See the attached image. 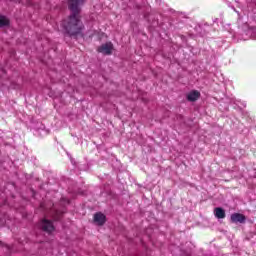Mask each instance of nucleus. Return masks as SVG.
I'll list each match as a JSON object with an SVG mask.
<instances>
[{"mask_svg":"<svg viewBox=\"0 0 256 256\" xmlns=\"http://www.w3.org/2000/svg\"><path fill=\"white\" fill-rule=\"evenodd\" d=\"M94 221L97 225H105L106 217L103 213L99 212L94 215Z\"/></svg>","mask_w":256,"mask_h":256,"instance_id":"6","label":"nucleus"},{"mask_svg":"<svg viewBox=\"0 0 256 256\" xmlns=\"http://www.w3.org/2000/svg\"><path fill=\"white\" fill-rule=\"evenodd\" d=\"M214 215L216 219H225V210L221 207L214 209Z\"/></svg>","mask_w":256,"mask_h":256,"instance_id":"8","label":"nucleus"},{"mask_svg":"<svg viewBox=\"0 0 256 256\" xmlns=\"http://www.w3.org/2000/svg\"><path fill=\"white\" fill-rule=\"evenodd\" d=\"M247 218L241 213H233L230 216L231 223H245Z\"/></svg>","mask_w":256,"mask_h":256,"instance_id":"5","label":"nucleus"},{"mask_svg":"<svg viewBox=\"0 0 256 256\" xmlns=\"http://www.w3.org/2000/svg\"><path fill=\"white\" fill-rule=\"evenodd\" d=\"M234 11H236V13H239V12H237V10H234Z\"/></svg>","mask_w":256,"mask_h":256,"instance_id":"10","label":"nucleus"},{"mask_svg":"<svg viewBox=\"0 0 256 256\" xmlns=\"http://www.w3.org/2000/svg\"><path fill=\"white\" fill-rule=\"evenodd\" d=\"M40 227L46 233H53V231H55V226H53V222L47 219H43L40 222Z\"/></svg>","mask_w":256,"mask_h":256,"instance_id":"3","label":"nucleus"},{"mask_svg":"<svg viewBox=\"0 0 256 256\" xmlns=\"http://www.w3.org/2000/svg\"><path fill=\"white\" fill-rule=\"evenodd\" d=\"M234 11H236V13H239V12H237V10H234Z\"/></svg>","mask_w":256,"mask_h":256,"instance_id":"11","label":"nucleus"},{"mask_svg":"<svg viewBox=\"0 0 256 256\" xmlns=\"http://www.w3.org/2000/svg\"><path fill=\"white\" fill-rule=\"evenodd\" d=\"M9 25V19L5 16H0V27H6Z\"/></svg>","mask_w":256,"mask_h":256,"instance_id":"9","label":"nucleus"},{"mask_svg":"<svg viewBox=\"0 0 256 256\" xmlns=\"http://www.w3.org/2000/svg\"><path fill=\"white\" fill-rule=\"evenodd\" d=\"M112 51H113V43H111V42H107L105 44H102L98 48V52L102 53L103 55H111Z\"/></svg>","mask_w":256,"mask_h":256,"instance_id":"4","label":"nucleus"},{"mask_svg":"<svg viewBox=\"0 0 256 256\" xmlns=\"http://www.w3.org/2000/svg\"><path fill=\"white\" fill-rule=\"evenodd\" d=\"M199 97H201V93H199L197 90H193L187 94V99L192 102L197 101Z\"/></svg>","mask_w":256,"mask_h":256,"instance_id":"7","label":"nucleus"},{"mask_svg":"<svg viewBox=\"0 0 256 256\" xmlns=\"http://www.w3.org/2000/svg\"><path fill=\"white\" fill-rule=\"evenodd\" d=\"M238 28L241 35H245L247 39H254L256 41V27H251L247 23H243V18H238Z\"/></svg>","mask_w":256,"mask_h":256,"instance_id":"2","label":"nucleus"},{"mask_svg":"<svg viewBox=\"0 0 256 256\" xmlns=\"http://www.w3.org/2000/svg\"><path fill=\"white\" fill-rule=\"evenodd\" d=\"M83 5H85V0H68L71 15L61 23V27L70 36L81 35L83 31V22L79 18Z\"/></svg>","mask_w":256,"mask_h":256,"instance_id":"1","label":"nucleus"}]
</instances>
